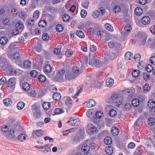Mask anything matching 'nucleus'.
Wrapping results in <instances>:
<instances>
[{"label": "nucleus", "instance_id": "obj_1", "mask_svg": "<svg viewBox=\"0 0 155 155\" xmlns=\"http://www.w3.org/2000/svg\"><path fill=\"white\" fill-rule=\"evenodd\" d=\"M95 147V144L92 142V140H88L83 143L81 147V151L83 152L89 151L90 149H94Z\"/></svg>", "mask_w": 155, "mask_h": 155}, {"label": "nucleus", "instance_id": "obj_2", "mask_svg": "<svg viewBox=\"0 0 155 155\" xmlns=\"http://www.w3.org/2000/svg\"><path fill=\"white\" fill-rule=\"evenodd\" d=\"M122 97H118V94H113L110 97L108 98L107 101L110 103L120 105L122 104Z\"/></svg>", "mask_w": 155, "mask_h": 155}, {"label": "nucleus", "instance_id": "obj_3", "mask_svg": "<svg viewBox=\"0 0 155 155\" xmlns=\"http://www.w3.org/2000/svg\"><path fill=\"white\" fill-rule=\"evenodd\" d=\"M1 129L3 134L7 137L12 138L14 137L15 136L14 134L16 131L15 130L13 129L12 130L11 129H9L7 125H3Z\"/></svg>", "mask_w": 155, "mask_h": 155}, {"label": "nucleus", "instance_id": "obj_4", "mask_svg": "<svg viewBox=\"0 0 155 155\" xmlns=\"http://www.w3.org/2000/svg\"><path fill=\"white\" fill-rule=\"evenodd\" d=\"M86 131L87 134L90 135H93L94 133L98 132V130L97 128L91 123L88 124L86 128Z\"/></svg>", "mask_w": 155, "mask_h": 155}, {"label": "nucleus", "instance_id": "obj_5", "mask_svg": "<svg viewBox=\"0 0 155 155\" xmlns=\"http://www.w3.org/2000/svg\"><path fill=\"white\" fill-rule=\"evenodd\" d=\"M136 40L140 44L144 45L146 42V37L140 32L137 33L136 36Z\"/></svg>", "mask_w": 155, "mask_h": 155}, {"label": "nucleus", "instance_id": "obj_6", "mask_svg": "<svg viewBox=\"0 0 155 155\" xmlns=\"http://www.w3.org/2000/svg\"><path fill=\"white\" fill-rule=\"evenodd\" d=\"M80 123L79 118L77 117H71L69 119V124L74 126H77Z\"/></svg>", "mask_w": 155, "mask_h": 155}, {"label": "nucleus", "instance_id": "obj_7", "mask_svg": "<svg viewBox=\"0 0 155 155\" xmlns=\"http://www.w3.org/2000/svg\"><path fill=\"white\" fill-rule=\"evenodd\" d=\"M15 82L14 78H11L9 79L7 83V86L11 88L10 90H13L15 87Z\"/></svg>", "mask_w": 155, "mask_h": 155}, {"label": "nucleus", "instance_id": "obj_8", "mask_svg": "<svg viewBox=\"0 0 155 155\" xmlns=\"http://www.w3.org/2000/svg\"><path fill=\"white\" fill-rule=\"evenodd\" d=\"M147 105L151 109V111L153 112L155 114V101L153 100H149Z\"/></svg>", "mask_w": 155, "mask_h": 155}, {"label": "nucleus", "instance_id": "obj_9", "mask_svg": "<svg viewBox=\"0 0 155 155\" xmlns=\"http://www.w3.org/2000/svg\"><path fill=\"white\" fill-rule=\"evenodd\" d=\"M147 44L151 50L155 49V40H152L150 38H149L147 42Z\"/></svg>", "mask_w": 155, "mask_h": 155}, {"label": "nucleus", "instance_id": "obj_10", "mask_svg": "<svg viewBox=\"0 0 155 155\" xmlns=\"http://www.w3.org/2000/svg\"><path fill=\"white\" fill-rule=\"evenodd\" d=\"M44 132L41 130H34L32 133V136L34 137L35 136L38 137H41L43 134Z\"/></svg>", "mask_w": 155, "mask_h": 155}, {"label": "nucleus", "instance_id": "obj_11", "mask_svg": "<svg viewBox=\"0 0 155 155\" xmlns=\"http://www.w3.org/2000/svg\"><path fill=\"white\" fill-rule=\"evenodd\" d=\"M15 27L21 33L24 28V25L23 23L21 21H18L15 25Z\"/></svg>", "mask_w": 155, "mask_h": 155}, {"label": "nucleus", "instance_id": "obj_12", "mask_svg": "<svg viewBox=\"0 0 155 155\" xmlns=\"http://www.w3.org/2000/svg\"><path fill=\"white\" fill-rule=\"evenodd\" d=\"M72 72L75 77L81 73L79 68L77 66H74L72 68Z\"/></svg>", "mask_w": 155, "mask_h": 155}, {"label": "nucleus", "instance_id": "obj_13", "mask_svg": "<svg viewBox=\"0 0 155 155\" xmlns=\"http://www.w3.org/2000/svg\"><path fill=\"white\" fill-rule=\"evenodd\" d=\"M106 84L108 87H111L114 84V80L111 78H108L106 80Z\"/></svg>", "mask_w": 155, "mask_h": 155}, {"label": "nucleus", "instance_id": "obj_14", "mask_svg": "<svg viewBox=\"0 0 155 155\" xmlns=\"http://www.w3.org/2000/svg\"><path fill=\"white\" fill-rule=\"evenodd\" d=\"M93 64L96 67H100L103 65V64L101 62V61L97 59H96L93 61Z\"/></svg>", "mask_w": 155, "mask_h": 155}, {"label": "nucleus", "instance_id": "obj_15", "mask_svg": "<svg viewBox=\"0 0 155 155\" xmlns=\"http://www.w3.org/2000/svg\"><path fill=\"white\" fill-rule=\"evenodd\" d=\"M64 110L61 108H57L54 109V112L51 114L52 115H54L56 114H60L64 113Z\"/></svg>", "mask_w": 155, "mask_h": 155}, {"label": "nucleus", "instance_id": "obj_16", "mask_svg": "<svg viewBox=\"0 0 155 155\" xmlns=\"http://www.w3.org/2000/svg\"><path fill=\"white\" fill-rule=\"evenodd\" d=\"M8 61L6 56L4 55L0 56V63H3L4 65H6L8 64Z\"/></svg>", "mask_w": 155, "mask_h": 155}, {"label": "nucleus", "instance_id": "obj_17", "mask_svg": "<svg viewBox=\"0 0 155 155\" xmlns=\"http://www.w3.org/2000/svg\"><path fill=\"white\" fill-rule=\"evenodd\" d=\"M141 21L143 25H147L150 23V19L149 17L145 16L142 18Z\"/></svg>", "mask_w": 155, "mask_h": 155}, {"label": "nucleus", "instance_id": "obj_18", "mask_svg": "<svg viewBox=\"0 0 155 155\" xmlns=\"http://www.w3.org/2000/svg\"><path fill=\"white\" fill-rule=\"evenodd\" d=\"M51 70V67L49 64H46L44 67L43 71L46 74L50 73Z\"/></svg>", "mask_w": 155, "mask_h": 155}, {"label": "nucleus", "instance_id": "obj_19", "mask_svg": "<svg viewBox=\"0 0 155 155\" xmlns=\"http://www.w3.org/2000/svg\"><path fill=\"white\" fill-rule=\"evenodd\" d=\"M100 83L98 82L97 81H94L92 82L90 84L89 87H93L97 88H98L100 87Z\"/></svg>", "mask_w": 155, "mask_h": 155}, {"label": "nucleus", "instance_id": "obj_20", "mask_svg": "<svg viewBox=\"0 0 155 155\" xmlns=\"http://www.w3.org/2000/svg\"><path fill=\"white\" fill-rule=\"evenodd\" d=\"M53 99L56 101H58L61 98V94L58 92H56L53 95Z\"/></svg>", "mask_w": 155, "mask_h": 155}, {"label": "nucleus", "instance_id": "obj_21", "mask_svg": "<svg viewBox=\"0 0 155 155\" xmlns=\"http://www.w3.org/2000/svg\"><path fill=\"white\" fill-rule=\"evenodd\" d=\"M87 107L90 108L95 106L96 104V102L93 99H91L87 102Z\"/></svg>", "mask_w": 155, "mask_h": 155}, {"label": "nucleus", "instance_id": "obj_22", "mask_svg": "<svg viewBox=\"0 0 155 155\" xmlns=\"http://www.w3.org/2000/svg\"><path fill=\"white\" fill-rule=\"evenodd\" d=\"M119 132V129L116 127H113L111 130V134L114 136H116L118 134Z\"/></svg>", "mask_w": 155, "mask_h": 155}, {"label": "nucleus", "instance_id": "obj_23", "mask_svg": "<svg viewBox=\"0 0 155 155\" xmlns=\"http://www.w3.org/2000/svg\"><path fill=\"white\" fill-rule=\"evenodd\" d=\"M43 149L44 150L42 151L44 153H46L48 152H51V146L49 144H46L43 146Z\"/></svg>", "mask_w": 155, "mask_h": 155}, {"label": "nucleus", "instance_id": "obj_24", "mask_svg": "<svg viewBox=\"0 0 155 155\" xmlns=\"http://www.w3.org/2000/svg\"><path fill=\"white\" fill-rule=\"evenodd\" d=\"M141 76L145 81L149 80L150 78V75L148 72H143Z\"/></svg>", "mask_w": 155, "mask_h": 155}, {"label": "nucleus", "instance_id": "obj_25", "mask_svg": "<svg viewBox=\"0 0 155 155\" xmlns=\"http://www.w3.org/2000/svg\"><path fill=\"white\" fill-rule=\"evenodd\" d=\"M105 151L107 155H110L112 154L113 152V148L112 147L110 146H107L106 148Z\"/></svg>", "mask_w": 155, "mask_h": 155}, {"label": "nucleus", "instance_id": "obj_26", "mask_svg": "<svg viewBox=\"0 0 155 155\" xmlns=\"http://www.w3.org/2000/svg\"><path fill=\"white\" fill-rule=\"evenodd\" d=\"M121 10L120 7L119 5H115L113 8V11L115 13L120 12Z\"/></svg>", "mask_w": 155, "mask_h": 155}, {"label": "nucleus", "instance_id": "obj_27", "mask_svg": "<svg viewBox=\"0 0 155 155\" xmlns=\"http://www.w3.org/2000/svg\"><path fill=\"white\" fill-rule=\"evenodd\" d=\"M22 87L23 90L26 91H28L30 89L29 84L27 82L23 83Z\"/></svg>", "mask_w": 155, "mask_h": 155}, {"label": "nucleus", "instance_id": "obj_28", "mask_svg": "<svg viewBox=\"0 0 155 155\" xmlns=\"http://www.w3.org/2000/svg\"><path fill=\"white\" fill-rule=\"evenodd\" d=\"M8 39L5 37H2L0 38V43L3 45H6L7 43Z\"/></svg>", "mask_w": 155, "mask_h": 155}, {"label": "nucleus", "instance_id": "obj_29", "mask_svg": "<svg viewBox=\"0 0 155 155\" xmlns=\"http://www.w3.org/2000/svg\"><path fill=\"white\" fill-rule=\"evenodd\" d=\"M104 141L105 143L107 145L110 144L112 142V140L110 137H106L104 139Z\"/></svg>", "mask_w": 155, "mask_h": 155}, {"label": "nucleus", "instance_id": "obj_30", "mask_svg": "<svg viewBox=\"0 0 155 155\" xmlns=\"http://www.w3.org/2000/svg\"><path fill=\"white\" fill-rule=\"evenodd\" d=\"M133 54L129 51L126 52L125 54V58L126 60H130L132 58Z\"/></svg>", "mask_w": 155, "mask_h": 155}, {"label": "nucleus", "instance_id": "obj_31", "mask_svg": "<svg viewBox=\"0 0 155 155\" xmlns=\"http://www.w3.org/2000/svg\"><path fill=\"white\" fill-rule=\"evenodd\" d=\"M134 13L136 15L139 16L142 14L143 10L140 8L137 7L135 9Z\"/></svg>", "mask_w": 155, "mask_h": 155}, {"label": "nucleus", "instance_id": "obj_32", "mask_svg": "<svg viewBox=\"0 0 155 155\" xmlns=\"http://www.w3.org/2000/svg\"><path fill=\"white\" fill-rule=\"evenodd\" d=\"M131 104L134 107H137L139 104V100L137 99H134L132 100Z\"/></svg>", "mask_w": 155, "mask_h": 155}, {"label": "nucleus", "instance_id": "obj_33", "mask_svg": "<svg viewBox=\"0 0 155 155\" xmlns=\"http://www.w3.org/2000/svg\"><path fill=\"white\" fill-rule=\"evenodd\" d=\"M65 70L64 69H60L58 71V75L59 77V78H62L65 74Z\"/></svg>", "mask_w": 155, "mask_h": 155}, {"label": "nucleus", "instance_id": "obj_34", "mask_svg": "<svg viewBox=\"0 0 155 155\" xmlns=\"http://www.w3.org/2000/svg\"><path fill=\"white\" fill-rule=\"evenodd\" d=\"M3 103L5 105L9 106L12 104V101L10 98H6L4 100Z\"/></svg>", "mask_w": 155, "mask_h": 155}, {"label": "nucleus", "instance_id": "obj_35", "mask_svg": "<svg viewBox=\"0 0 155 155\" xmlns=\"http://www.w3.org/2000/svg\"><path fill=\"white\" fill-rule=\"evenodd\" d=\"M117 112L116 110L113 109L110 110L109 112V114L112 117H114L117 115Z\"/></svg>", "mask_w": 155, "mask_h": 155}, {"label": "nucleus", "instance_id": "obj_36", "mask_svg": "<svg viewBox=\"0 0 155 155\" xmlns=\"http://www.w3.org/2000/svg\"><path fill=\"white\" fill-rule=\"evenodd\" d=\"M33 115L35 119H39L41 115V111L38 110L36 111L35 112L33 113Z\"/></svg>", "mask_w": 155, "mask_h": 155}, {"label": "nucleus", "instance_id": "obj_37", "mask_svg": "<svg viewBox=\"0 0 155 155\" xmlns=\"http://www.w3.org/2000/svg\"><path fill=\"white\" fill-rule=\"evenodd\" d=\"M76 34L80 38H83L85 37L83 32L81 30H78L76 32Z\"/></svg>", "mask_w": 155, "mask_h": 155}, {"label": "nucleus", "instance_id": "obj_38", "mask_svg": "<svg viewBox=\"0 0 155 155\" xmlns=\"http://www.w3.org/2000/svg\"><path fill=\"white\" fill-rule=\"evenodd\" d=\"M51 107V104L49 102H44L42 104L43 109L45 110H48Z\"/></svg>", "mask_w": 155, "mask_h": 155}, {"label": "nucleus", "instance_id": "obj_39", "mask_svg": "<svg viewBox=\"0 0 155 155\" xmlns=\"http://www.w3.org/2000/svg\"><path fill=\"white\" fill-rule=\"evenodd\" d=\"M18 139L20 141H23L26 140L25 135L23 133L20 134L18 136Z\"/></svg>", "mask_w": 155, "mask_h": 155}, {"label": "nucleus", "instance_id": "obj_40", "mask_svg": "<svg viewBox=\"0 0 155 155\" xmlns=\"http://www.w3.org/2000/svg\"><path fill=\"white\" fill-rule=\"evenodd\" d=\"M25 105V104L23 102L20 101L17 104V107L18 110H21L24 107Z\"/></svg>", "mask_w": 155, "mask_h": 155}, {"label": "nucleus", "instance_id": "obj_41", "mask_svg": "<svg viewBox=\"0 0 155 155\" xmlns=\"http://www.w3.org/2000/svg\"><path fill=\"white\" fill-rule=\"evenodd\" d=\"M47 22L45 20H41L38 22V25L41 28H44L46 26Z\"/></svg>", "mask_w": 155, "mask_h": 155}, {"label": "nucleus", "instance_id": "obj_42", "mask_svg": "<svg viewBox=\"0 0 155 155\" xmlns=\"http://www.w3.org/2000/svg\"><path fill=\"white\" fill-rule=\"evenodd\" d=\"M56 30L57 31L61 32L64 29L63 26L61 24H58L56 25Z\"/></svg>", "mask_w": 155, "mask_h": 155}, {"label": "nucleus", "instance_id": "obj_43", "mask_svg": "<svg viewBox=\"0 0 155 155\" xmlns=\"http://www.w3.org/2000/svg\"><path fill=\"white\" fill-rule=\"evenodd\" d=\"M101 15V13L100 11H96L94 12L92 14V16L94 18H97L99 17V16Z\"/></svg>", "mask_w": 155, "mask_h": 155}, {"label": "nucleus", "instance_id": "obj_44", "mask_svg": "<svg viewBox=\"0 0 155 155\" xmlns=\"http://www.w3.org/2000/svg\"><path fill=\"white\" fill-rule=\"evenodd\" d=\"M95 116L97 118L100 119L104 116L103 112L101 110L97 111L95 113Z\"/></svg>", "mask_w": 155, "mask_h": 155}, {"label": "nucleus", "instance_id": "obj_45", "mask_svg": "<svg viewBox=\"0 0 155 155\" xmlns=\"http://www.w3.org/2000/svg\"><path fill=\"white\" fill-rule=\"evenodd\" d=\"M145 70L147 72H150L153 70V67L150 64H147L146 66Z\"/></svg>", "mask_w": 155, "mask_h": 155}, {"label": "nucleus", "instance_id": "obj_46", "mask_svg": "<svg viewBox=\"0 0 155 155\" xmlns=\"http://www.w3.org/2000/svg\"><path fill=\"white\" fill-rule=\"evenodd\" d=\"M104 26L105 28L108 31H113V27L110 24L106 23L105 24Z\"/></svg>", "mask_w": 155, "mask_h": 155}, {"label": "nucleus", "instance_id": "obj_47", "mask_svg": "<svg viewBox=\"0 0 155 155\" xmlns=\"http://www.w3.org/2000/svg\"><path fill=\"white\" fill-rule=\"evenodd\" d=\"M31 65V62L28 60L25 61L23 63L24 67L26 68H30Z\"/></svg>", "mask_w": 155, "mask_h": 155}, {"label": "nucleus", "instance_id": "obj_48", "mask_svg": "<svg viewBox=\"0 0 155 155\" xmlns=\"http://www.w3.org/2000/svg\"><path fill=\"white\" fill-rule=\"evenodd\" d=\"M12 56L14 59L17 61L20 60V55L19 54L18 52L14 53L12 54Z\"/></svg>", "mask_w": 155, "mask_h": 155}, {"label": "nucleus", "instance_id": "obj_49", "mask_svg": "<svg viewBox=\"0 0 155 155\" xmlns=\"http://www.w3.org/2000/svg\"><path fill=\"white\" fill-rule=\"evenodd\" d=\"M140 72L138 70H134L132 72V75L133 77L136 78L140 75Z\"/></svg>", "mask_w": 155, "mask_h": 155}, {"label": "nucleus", "instance_id": "obj_50", "mask_svg": "<svg viewBox=\"0 0 155 155\" xmlns=\"http://www.w3.org/2000/svg\"><path fill=\"white\" fill-rule=\"evenodd\" d=\"M148 123L149 125H153L155 123V119L152 117H150L148 120Z\"/></svg>", "mask_w": 155, "mask_h": 155}, {"label": "nucleus", "instance_id": "obj_51", "mask_svg": "<svg viewBox=\"0 0 155 155\" xmlns=\"http://www.w3.org/2000/svg\"><path fill=\"white\" fill-rule=\"evenodd\" d=\"M62 18L64 21L67 22L69 20L70 16L68 14H64L62 16Z\"/></svg>", "mask_w": 155, "mask_h": 155}, {"label": "nucleus", "instance_id": "obj_52", "mask_svg": "<svg viewBox=\"0 0 155 155\" xmlns=\"http://www.w3.org/2000/svg\"><path fill=\"white\" fill-rule=\"evenodd\" d=\"M73 53V51L71 49H68L65 51V54L67 57H70Z\"/></svg>", "mask_w": 155, "mask_h": 155}, {"label": "nucleus", "instance_id": "obj_53", "mask_svg": "<svg viewBox=\"0 0 155 155\" xmlns=\"http://www.w3.org/2000/svg\"><path fill=\"white\" fill-rule=\"evenodd\" d=\"M38 79L39 81L41 82H44L46 80V78L45 76L41 74L39 75L38 77Z\"/></svg>", "mask_w": 155, "mask_h": 155}, {"label": "nucleus", "instance_id": "obj_54", "mask_svg": "<svg viewBox=\"0 0 155 155\" xmlns=\"http://www.w3.org/2000/svg\"><path fill=\"white\" fill-rule=\"evenodd\" d=\"M28 91V93L31 97H35L36 95L35 91L34 90H31V89H30Z\"/></svg>", "mask_w": 155, "mask_h": 155}, {"label": "nucleus", "instance_id": "obj_55", "mask_svg": "<svg viewBox=\"0 0 155 155\" xmlns=\"http://www.w3.org/2000/svg\"><path fill=\"white\" fill-rule=\"evenodd\" d=\"M39 12L38 10H36L34 12L33 17L35 19V20H37L39 18Z\"/></svg>", "mask_w": 155, "mask_h": 155}, {"label": "nucleus", "instance_id": "obj_56", "mask_svg": "<svg viewBox=\"0 0 155 155\" xmlns=\"http://www.w3.org/2000/svg\"><path fill=\"white\" fill-rule=\"evenodd\" d=\"M30 75L32 77L35 78L38 75V73L36 70H33L31 71Z\"/></svg>", "mask_w": 155, "mask_h": 155}, {"label": "nucleus", "instance_id": "obj_57", "mask_svg": "<svg viewBox=\"0 0 155 155\" xmlns=\"http://www.w3.org/2000/svg\"><path fill=\"white\" fill-rule=\"evenodd\" d=\"M49 37L47 33H44L42 35V39L44 41H47L49 40Z\"/></svg>", "mask_w": 155, "mask_h": 155}, {"label": "nucleus", "instance_id": "obj_58", "mask_svg": "<svg viewBox=\"0 0 155 155\" xmlns=\"http://www.w3.org/2000/svg\"><path fill=\"white\" fill-rule=\"evenodd\" d=\"M141 58V56L139 54H135L134 57V59L137 62L139 61Z\"/></svg>", "mask_w": 155, "mask_h": 155}, {"label": "nucleus", "instance_id": "obj_59", "mask_svg": "<svg viewBox=\"0 0 155 155\" xmlns=\"http://www.w3.org/2000/svg\"><path fill=\"white\" fill-rule=\"evenodd\" d=\"M20 32L15 27L12 31V34L13 35H18Z\"/></svg>", "mask_w": 155, "mask_h": 155}, {"label": "nucleus", "instance_id": "obj_60", "mask_svg": "<svg viewBox=\"0 0 155 155\" xmlns=\"http://www.w3.org/2000/svg\"><path fill=\"white\" fill-rule=\"evenodd\" d=\"M144 91L146 92L149 91L150 89V87L149 84L146 83L143 87Z\"/></svg>", "mask_w": 155, "mask_h": 155}, {"label": "nucleus", "instance_id": "obj_61", "mask_svg": "<svg viewBox=\"0 0 155 155\" xmlns=\"http://www.w3.org/2000/svg\"><path fill=\"white\" fill-rule=\"evenodd\" d=\"M65 104L68 106H70L72 104V101L71 99L69 97L68 98L66 101L65 102Z\"/></svg>", "mask_w": 155, "mask_h": 155}, {"label": "nucleus", "instance_id": "obj_62", "mask_svg": "<svg viewBox=\"0 0 155 155\" xmlns=\"http://www.w3.org/2000/svg\"><path fill=\"white\" fill-rule=\"evenodd\" d=\"M87 15V12L84 9H82L81 12V17L83 18L85 17Z\"/></svg>", "mask_w": 155, "mask_h": 155}, {"label": "nucleus", "instance_id": "obj_63", "mask_svg": "<svg viewBox=\"0 0 155 155\" xmlns=\"http://www.w3.org/2000/svg\"><path fill=\"white\" fill-rule=\"evenodd\" d=\"M124 30L127 31H130L132 30L131 26L129 24L126 25L124 28Z\"/></svg>", "mask_w": 155, "mask_h": 155}, {"label": "nucleus", "instance_id": "obj_64", "mask_svg": "<svg viewBox=\"0 0 155 155\" xmlns=\"http://www.w3.org/2000/svg\"><path fill=\"white\" fill-rule=\"evenodd\" d=\"M142 151L141 150L140 148H137L136 151L134 152V153L136 155H141Z\"/></svg>", "mask_w": 155, "mask_h": 155}]
</instances>
